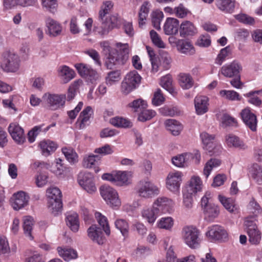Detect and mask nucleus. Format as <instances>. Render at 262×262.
Wrapping results in <instances>:
<instances>
[{"mask_svg": "<svg viewBox=\"0 0 262 262\" xmlns=\"http://www.w3.org/2000/svg\"><path fill=\"white\" fill-rule=\"evenodd\" d=\"M129 49L127 44L123 45L119 50H114L112 54L107 56L105 65L107 69H112L115 65H123L129 57Z\"/></svg>", "mask_w": 262, "mask_h": 262, "instance_id": "1", "label": "nucleus"}, {"mask_svg": "<svg viewBox=\"0 0 262 262\" xmlns=\"http://www.w3.org/2000/svg\"><path fill=\"white\" fill-rule=\"evenodd\" d=\"M47 195L48 198V208L56 215L62 208L61 192L58 188L52 187L47 190Z\"/></svg>", "mask_w": 262, "mask_h": 262, "instance_id": "2", "label": "nucleus"}, {"mask_svg": "<svg viewBox=\"0 0 262 262\" xmlns=\"http://www.w3.org/2000/svg\"><path fill=\"white\" fill-rule=\"evenodd\" d=\"M182 236L184 243L191 249L200 247L201 239L198 229L193 226L184 227L182 231Z\"/></svg>", "mask_w": 262, "mask_h": 262, "instance_id": "3", "label": "nucleus"}, {"mask_svg": "<svg viewBox=\"0 0 262 262\" xmlns=\"http://www.w3.org/2000/svg\"><path fill=\"white\" fill-rule=\"evenodd\" d=\"M124 19L121 17H99L100 26L95 27L94 31L100 35L106 34L110 30L118 28Z\"/></svg>", "mask_w": 262, "mask_h": 262, "instance_id": "4", "label": "nucleus"}, {"mask_svg": "<svg viewBox=\"0 0 262 262\" xmlns=\"http://www.w3.org/2000/svg\"><path fill=\"white\" fill-rule=\"evenodd\" d=\"M212 194L206 192L201 201V205L205 218L211 221L217 217L220 213V209L217 205L211 203Z\"/></svg>", "mask_w": 262, "mask_h": 262, "instance_id": "5", "label": "nucleus"}, {"mask_svg": "<svg viewBox=\"0 0 262 262\" xmlns=\"http://www.w3.org/2000/svg\"><path fill=\"white\" fill-rule=\"evenodd\" d=\"M20 59L18 55L11 51H6L2 55L1 67L7 72H15L19 68Z\"/></svg>", "mask_w": 262, "mask_h": 262, "instance_id": "6", "label": "nucleus"}, {"mask_svg": "<svg viewBox=\"0 0 262 262\" xmlns=\"http://www.w3.org/2000/svg\"><path fill=\"white\" fill-rule=\"evenodd\" d=\"M141 80V77L136 71L130 72L121 83V92L124 95L128 94L139 86Z\"/></svg>", "mask_w": 262, "mask_h": 262, "instance_id": "7", "label": "nucleus"}, {"mask_svg": "<svg viewBox=\"0 0 262 262\" xmlns=\"http://www.w3.org/2000/svg\"><path fill=\"white\" fill-rule=\"evenodd\" d=\"M100 194L107 205L112 208H118L121 204L117 191L107 185L100 187Z\"/></svg>", "mask_w": 262, "mask_h": 262, "instance_id": "8", "label": "nucleus"}, {"mask_svg": "<svg viewBox=\"0 0 262 262\" xmlns=\"http://www.w3.org/2000/svg\"><path fill=\"white\" fill-rule=\"evenodd\" d=\"M159 189L150 181H140L137 187L136 193L139 196L145 199H149L158 195Z\"/></svg>", "mask_w": 262, "mask_h": 262, "instance_id": "9", "label": "nucleus"}, {"mask_svg": "<svg viewBox=\"0 0 262 262\" xmlns=\"http://www.w3.org/2000/svg\"><path fill=\"white\" fill-rule=\"evenodd\" d=\"M75 67L79 74L85 79L86 82L95 84L99 80L100 75L91 67L84 63L76 64Z\"/></svg>", "mask_w": 262, "mask_h": 262, "instance_id": "10", "label": "nucleus"}, {"mask_svg": "<svg viewBox=\"0 0 262 262\" xmlns=\"http://www.w3.org/2000/svg\"><path fill=\"white\" fill-rule=\"evenodd\" d=\"M78 183L83 189L90 194L96 191L94 177L90 172L80 173L78 176Z\"/></svg>", "mask_w": 262, "mask_h": 262, "instance_id": "11", "label": "nucleus"}, {"mask_svg": "<svg viewBox=\"0 0 262 262\" xmlns=\"http://www.w3.org/2000/svg\"><path fill=\"white\" fill-rule=\"evenodd\" d=\"M48 107L52 110H57L64 105L66 95L46 93L42 97Z\"/></svg>", "mask_w": 262, "mask_h": 262, "instance_id": "12", "label": "nucleus"}, {"mask_svg": "<svg viewBox=\"0 0 262 262\" xmlns=\"http://www.w3.org/2000/svg\"><path fill=\"white\" fill-rule=\"evenodd\" d=\"M183 174L180 171L170 172L166 178V187L170 191L177 193L179 192Z\"/></svg>", "mask_w": 262, "mask_h": 262, "instance_id": "13", "label": "nucleus"}, {"mask_svg": "<svg viewBox=\"0 0 262 262\" xmlns=\"http://www.w3.org/2000/svg\"><path fill=\"white\" fill-rule=\"evenodd\" d=\"M244 225L247 228L249 242L252 244H258L261 239V233L258 230L256 224L247 219L244 222Z\"/></svg>", "mask_w": 262, "mask_h": 262, "instance_id": "14", "label": "nucleus"}, {"mask_svg": "<svg viewBox=\"0 0 262 262\" xmlns=\"http://www.w3.org/2000/svg\"><path fill=\"white\" fill-rule=\"evenodd\" d=\"M241 116L245 125L252 132L257 129V119L256 116L253 113L249 107H246L241 112Z\"/></svg>", "mask_w": 262, "mask_h": 262, "instance_id": "15", "label": "nucleus"}, {"mask_svg": "<svg viewBox=\"0 0 262 262\" xmlns=\"http://www.w3.org/2000/svg\"><path fill=\"white\" fill-rule=\"evenodd\" d=\"M242 69L241 63L234 60L229 64L223 66L221 69V73L226 77L232 78L239 75Z\"/></svg>", "mask_w": 262, "mask_h": 262, "instance_id": "16", "label": "nucleus"}, {"mask_svg": "<svg viewBox=\"0 0 262 262\" xmlns=\"http://www.w3.org/2000/svg\"><path fill=\"white\" fill-rule=\"evenodd\" d=\"M208 231L206 232V236L211 239L225 241L228 238V233L222 227L215 225L208 228Z\"/></svg>", "mask_w": 262, "mask_h": 262, "instance_id": "17", "label": "nucleus"}, {"mask_svg": "<svg viewBox=\"0 0 262 262\" xmlns=\"http://www.w3.org/2000/svg\"><path fill=\"white\" fill-rule=\"evenodd\" d=\"M8 132L12 139L18 144H23L26 140L24 129L16 123H11L8 127Z\"/></svg>", "mask_w": 262, "mask_h": 262, "instance_id": "18", "label": "nucleus"}, {"mask_svg": "<svg viewBox=\"0 0 262 262\" xmlns=\"http://www.w3.org/2000/svg\"><path fill=\"white\" fill-rule=\"evenodd\" d=\"M29 196L24 191H19L13 195L12 205L14 209L18 210L28 204Z\"/></svg>", "mask_w": 262, "mask_h": 262, "instance_id": "19", "label": "nucleus"}, {"mask_svg": "<svg viewBox=\"0 0 262 262\" xmlns=\"http://www.w3.org/2000/svg\"><path fill=\"white\" fill-rule=\"evenodd\" d=\"M88 235L93 242L99 245L103 244L106 239L103 236L101 229L96 225H92L87 231Z\"/></svg>", "mask_w": 262, "mask_h": 262, "instance_id": "20", "label": "nucleus"}, {"mask_svg": "<svg viewBox=\"0 0 262 262\" xmlns=\"http://www.w3.org/2000/svg\"><path fill=\"white\" fill-rule=\"evenodd\" d=\"M196 113L198 115H203L208 110V98L205 96H197L194 100Z\"/></svg>", "mask_w": 262, "mask_h": 262, "instance_id": "21", "label": "nucleus"}, {"mask_svg": "<svg viewBox=\"0 0 262 262\" xmlns=\"http://www.w3.org/2000/svg\"><path fill=\"white\" fill-rule=\"evenodd\" d=\"M173 205V201L166 197H159L154 202L153 206L159 210V213H165L168 212L170 208Z\"/></svg>", "mask_w": 262, "mask_h": 262, "instance_id": "22", "label": "nucleus"}, {"mask_svg": "<svg viewBox=\"0 0 262 262\" xmlns=\"http://www.w3.org/2000/svg\"><path fill=\"white\" fill-rule=\"evenodd\" d=\"M48 28L47 33L51 37H56L61 33L62 28L61 25L53 19H48L46 21Z\"/></svg>", "mask_w": 262, "mask_h": 262, "instance_id": "23", "label": "nucleus"}, {"mask_svg": "<svg viewBox=\"0 0 262 262\" xmlns=\"http://www.w3.org/2000/svg\"><path fill=\"white\" fill-rule=\"evenodd\" d=\"M164 124L166 129L173 136L179 135L183 129L182 125L174 119H167Z\"/></svg>", "mask_w": 262, "mask_h": 262, "instance_id": "24", "label": "nucleus"}, {"mask_svg": "<svg viewBox=\"0 0 262 262\" xmlns=\"http://www.w3.org/2000/svg\"><path fill=\"white\" fill-rule=\"evenodd\" d=\"M179 22L174 17H167L164 25V31L166 34L177 33L178 31Z\"/></svg>", "mask_w": 262, "mask_h": 262, "instance_id": "25", "label": "nucleus"}, {"mask_svg": "<svg viewBox=\"0 0 262 262\" xmlns=\"http://www.w3.org/2000/svg\"><path fill=\"white\" fill-rule=\"evenodd\" d=\"M177 49L180 53L187 55H192L195 52V50L191 42L185 39H181L178 41Z\"/></svg>", "mask_w": 262, "mask_h": 262, "instance_id": "26", "label": "nucleus"}, {"mask_svg": "<svg viewBox=\"0 0 262 262\" xmlns=\"http://www.w3.org/2000/svg\"><path fill=\"white\" fill-rule=\"evenodd\" d=\"M59 76L63 83H67L75 77V73L69 67L63 66L59 68Z\"/></svg>", "mask_w": 262, "mask_h": 262, "instance_id": "27", "label": "nucleus"}, {"mask_svg": "<svg viewBox=\"0 0 262 262\" xmlns=\"http://www.w3.org/2000/svg\"><path fill=\"white\" fill-rule=\"evenodd\" d=\"M202 188V182L198 176H192L190 180L187 187V192L190 194H195L201 191Z\"/></svg>", "mask_w": 262, "mask_h": 262, "instance_id": "28", "label": "nucleus"}, {"mask_svg": "<svg viewBox=\"0 0 262 262\" xmlns=\"http://www.w3.org/2000/svg\"><path fill=\"white\" fill-rule=\"evenodd\" d=\"M226 143L230 147H234L240 149H245L247 146L239 138L233 134H228L226 136Z\"/></svg>", "mask_w": 262, "mask_h": 262, "instance_id": "29", "label": "nucleus"}, {"mask_svg": "<svg viewBox=\"0 0 262 262\" xmlns=\"http://www.w3.org/2000/svg\"><path fill=\"white\" fill-rule=\"evenodd\" d=\"M142 216L145 219L149 224H152L156 221L157 216L160 215L159 210L152 206L151 208L144 209L142 212Z\"/></svg>", "mask_w": 262, "mask_h": 262, "instance_id": "30", "label": "nucleus"}, {"mask_svg": "<svg viewBox=\"0 0 262 262\" xmlns=\"http://www.w3.org/2000/svg\"><path fill=\"white\" fill-rule=\"evenodd\" d=\"M216 5L221 11L231 13L234 10L235 2L234 0H217Z\"/></svg>", "mask_w": 262, "mask_h": 262, "instance_id": "31", "label": "nucleus"}, {"mask_svg": "<svg viewBox=\"0 0 262 262\" xmlns=\"http://www.w3.org/2000/svg\"><path fill=\"white\" fill-rule=\"evenodd\" d=\"M39 146L42 154L45 156H49L51 152H54L57 148V144L50 140L41 141Z\"/></svg>", "mask_w": 262, "mask_h": 262, "instance_id": "32", "label": "nucleus"}, {"mask_svg": "<svg viewBox=\"0 0 262 262\" xmlns=\"http://www.w3.org/2000/svg\"><path fill=\"white\" fill-rule=\"evenodd\" d=\"M66 223L67 226L74 232H77L79 228L78 215L76 213H73L67 216Z\"/></svg>", "mask_w": 262, "mask_h": 262, "instance_id": "33", "label": "nucleus"}, {"mask_svg": "<svg viewBox=\"0 0 262 262\" xmlns=\"http://www.w3.org/2000/svg\"><path fill=\"white\" fill-rule=\"evenodd\" d=\"M130 172L126 171H118L115 173V184L118 186L127 185L129 183Z\"/></svg>", "mask_w": 262, "mask_h": 262, "instance_id": "34", "label": "nucleus"}, {"mask_svg": "<svg viewBox=\"0 0 262 262\" xmlns=\"http://www.w3.org/2000/svg\"><path fill=\"white\" fill-rule=\"evenodd\" d=\"M57 250L59 255L66 261H69L72 259H75L77 257L76 251L73 249H62L59 247L57 248Z\"/></svg>", "mask_w": 262, "mask_h": 262, "instance_id": "35", "label": "nucleus"}, {"mask_svg": "<svg viewBox=\"0 0 262 262\" xmlns=\"http://www.w3.org/2000/svg\"><path fill=\"white\" fill-rule=\"evenodd\" d=\"M179 77L180 85L183 89H189L192 86L193 81L189 74L181 73Z\"/></svg>", "mask_w": 262, "mask_h": 262, "instance_id": "36", "label": "nucleus"}, {"mask_svg": "<svg viewBox=\"0 0 262 262\" xmlns=\"http://www.w3.org/2000/svg\"><path fill=\"white\" fill-rule=\"evenodd\" d=\"M164 11L169 14H175L179 15V16H185L187 15H190L191 12L185 8L182 5H180L178 7L175 8L174 10H172L170 7H165Z\"/></svg>", "mask_w": 262, "mask_h": 262, "instance_id": "37", "label": "nucleus"}, {"mask_svg": "<svg viewBox=\"0 0 262 262\" xmlns=\"http://www.w3.org/2000/svg\"><path fill=\"white\" fill-rule=\"evenodd\" d=\"M95 216L97 222L102 227L105 234L108 236L110 235L111 231L107 218L101 213L98 212L95 213Z\"/></svg>", "mask_w": 262, "mask_h": 262, "instance_id": "38", "label": "nucleus"}, {"mask_svg": "<svg viewBox=\"0 0 262 262\" xmlns=\"http://www.w3.org/2000/svg\"><path fill=\"white\" fill-rule=\"evenodd\" d=\"M219 200L224 207L230 212H233L237 209L235 205L234 200L232 198H227L223 195H219Z\"/></svg>", "mask_w": 262, "mask_h": 262, "instance_id": "39", "label": "nucleus"}, {"mask_svg": "<svg viewBox=\"0 0 262 262\" xmlns=\"http://www.w3.org/2000/svg\"><path fill=\"white\" fill-rule=\"evenodd\" d=\"M252 178L258 184H262V167L257 164H253L250 169Z\"/></svg>", "mask_w": 262, "mask_h": 262, "instance_id": "40", "label": "nucleus"}, {"mask_svg": "<svg viewBox=\"0 0 262 262\" xmlns=\"http://www.w3.org/2000/svg\"><path fill=\"white\" fill-rule=\"evenodd\" d=\"M92 113L93 111L91 106H87L81 112L78 119V121H80V128H83L84 127L86 122L89 121Z\"/></svg>", "mask_w": 262, "mask_h": 262, "instance_id": "41", "label": "nucleus"}, {"mask_svg": "<svg viewBox=\"0 0 262 262\" xmlns=\"http://www.w3.org/2000/svg\"><path fill=\"white\" fill-rule=\"evenodd\" d=\"M195 32L193 25L189 21L182 23L180 27L181 36L191 35Z\"/></svg>", "mask_w": 262, "mask_h": 262, "instance_id": "42", "label": "nucleus"}, {"mask_svg": "<svg viewBox=\"0 0 262 262\" xmlns=\"http://www.w3.org/2000/svg\"><path fill=\"white\" fill-rule=\"evenodd\" d=\"M62 152L71 164H75L78 162V155L73 148L63 147Z\"/></svg>", "mask_w": 262, "mask_h": 262, "instance_id": "43", "label": "nucleus"}, {"mask_svg": "<svg viewBox=\"0 0 262 262\" xmlns=\"http://www.w3.org/2000/svg\"><path fill=\"white\" fill-rule=\"evenodd\" d=\"M121 72L119 70H115L108 72L105 77L106 83L112 85L120 81Z\"/></svg>", "mask_w": 262, "mask_h": 262, "instance_id": "44", "label": "nucleus"}, {"mask_svg": "<svg viewBox=\"0 0 262 262\" xmlns=\"http://www.w3.org/2000/svg\"><path fill=\"white\" fill-rule=\"evenodd\" d=\"M159 61L161 67L164 70H167L170 68L172 59L167 52H163L161 53Z\"/></svg>", "mask_w": 262, "mask_h": 262, "instance_id": "45", "label": "nucleus"}, {"mask_svg": "<svg viewBox=\"0 0 262 262\" xmlns=\"http://www.w3.org/2000/svg\"><path fill=\"white\" fill-rule=\"evenodd\" d=\"M191 157H192L191 153H185L173 157L172 159V162L177 167H184L185 163Z\"/></svg>", "mask_w": 262, "mask_h": 262, "instance_id": "46", "label": "nucleus"}, {"mask_svg": "<svg viewBox=\"0 0 262 262\" xmlns=\"http://www.w3.org/2000/svg\"><path fill=\"white\" fill-rule=\"evenodd\" d=\"M82 80H78L74 81L70 85L67 93V99L68 101H70L74 98L77 92L79 90L80 85L82 84Z\"/></svg>", "mask_w": 262, "mask_h": 262, "instance_id": "47", "label": "nucleus"}, {"mask_svg": "<svg viewBox=\"0 0 262 262\" xmlns=\"http://www.w3.org/2000/svg\"><path fill=\"white\" fill-rule=\"evenodd\" d=\"M221 161L217 159H211L206 164L204 168V174L206 176V178H208L209 176L212 169L219 166L221 164Z\"/></svg>", "mask_w": 262, "mask_h": 262, "instance_id": "48", "label": "nucleus"}, {"mask_svg": "<svg viewBox=\"0 0 262 262\" xmlns=\"http://www.w3.org/2000/svg\"><path fill=\"white\" fill-rule=\"evenodd\" d=\"M116 227L119 229L122 235L126 237L128 235L129 226L127 222L123 219H118L115 223Z\"/></svg>", "mask_w": 262, "mask_h": 262, "instance_id": "49", "label": "nucleus"}, {"mask_svg": "<svg viewBox=\"0 0 262 262\" xmlns=\"http://www.w3.org/2000/svg\"><path fill=\"white\" fill-rule=\"evenodd\" d=\"M110 123L114 126L119 127H129L132 123L127 119L121 117H115L110 120Z\"/></svg>", "mask_w": 262, "mask_h": 262, "instance_id": "50", "label": "nucleus"}, {"mask_svg": "<svg viewBox=\"0 0 262 262\" xmlns=\"http://www.w3.org/2000/svg\"><path fill=\"white\" fill-rule=\"evenodd\" d=\"M129 107L134 109V112H140L142 110L145 109L147 106L145 101L142 99H138L134 100L128 104Z\"/></svg>", "mask_w": 262, "mask_h": 262, "instance_id": "51", "label": "nucleus"}, {"mask_svg": "<svg viewBox=\"0 0 262 262\" xmlns=\"http://www.w3.org/2000/svg\"><path fill=\"white\" fill-rule=\"evenodd\" d=\"M34 220L31 216H26L24 220V230L25 234L30 237L31 239L33 237L31 235V231L33 226Z\"/></svg>", "mask_w": 262, "mask_h": 262, "instance_id": "52", "label": "nucleus"}, {"mask_svg": "<svg viewBox=\"0 0 262 262\" xmlns=\"http://www.w3.org/2000/svg\"><path fill=\"white\" fill-rule=\"evenodd\" d=\"M161 114L165 116H174L180 114V112L177 107H169L164 106L159 109Z\"/></svg>", "mask_w": 262, "mask_h": 262, "instance_id": "53", "label": "nucleus"}, {"mask_svg": "<svg viewBox=\"0 0 262 262\" xmlns=\"http://www.w3.org/2000/svg\"><path fill=\"white\" fill-rule=\"evenodd\" d=\"M138 116V120L140 121L145 122L150 120L156 115V112L149 110H142Z\"/></svg>", "mask_w": 262, "mask_h": 262, "instance_id": "54", "label": "nucleus"}, {"mask_svg": "<svg viewBox=\"0 0 262 262\" xmlns=\"http://www.w3.org/2000/svg\"><path fill=\"white\" fill-rule=\"evenodd\" d=\"M247 209L250 212L257 215L261 211V208L256 200L252 198L247 206Z\"/></svg>", "mask_w": 262, "mask_h": 262, "instance_id": "55", "label": "nucleus"}, {"mask_svg": "<svg viewBox=\"0 0 262 262\" xmlns=\"http://www.w3.org/2000/svg\"><path fill=\"white\" fill-rule=\"evenodd\" d=\"M172 78L170 75H166L162 77L161 84L163 88L171 93L173 89L172 86Z\"/></svg>", "mask_w": 262, "mask_h": 262, "instance_id": "56", "label": "nucleus"}, {"mask_svg": "<svg viewBox=\"0 0 262 262\" xmlns=\"http://www.w3.org/2000/svg\"><path fill=\"white\" fill-rule=\"evenodd\" d=\"M173 225V220L171 217H162L158 223L160 228L170 230Z\"/></svg>", "mask_w": 262, "mask_h": 262, "instance_id": "57", "label": "nucleus"}, {"mask_svg": "<svg viewBox=\"0 0 262 262\" xmlns=\"http://www.w3.org/2000/svg\"><path fill=\"white\" fill-rule=\"evenodd\" d=\"M220 94L222 97H225L230 100H241L239 95L234 91L222 90Z\"/></svg>", "mask_w": 262, "mask_h": 262, "instance_id": "58", "label": "nucleus"}, {"mask_svg": "<svg viewBox=\"0 0 262 262\" xmlns=\"http://www.w3.org/2000/svg\"><path fill=\"white\" fill-rule=\"evenodd\" d=\"M150 36L153 43L160 48H165V44L158 34L154 30L150 31Z\"/></svg>", "mask_w": 262, "mask_h": 262, "instance_id": "59", "label": "nucleus"}, {"mask_svg": "<svg viewBox=\"0 0 262 262\" xmlns=\"http://www.w3.org/2000/svg\"><path fill=\"white\" fill-rule=\"evenodd\" d=\"M230 54V49L229 47H226L222 49L215 59L216 63L221 65L223 62L225 60L226 57L228 56Z\"/></svg>", "mask_w": 262, "mask_h": 262, "instance_id": "60", "label": "nucleus"}, {"mask_svg": "<svg viewBox=\"0 0 262 262\" xmlns=\"http://www.w3.org/2000/svg\"><path fill=\"white\" fill-rule=\"evenodd\" d=\"M211 44L210 37L208 34L201 35L198 39L196 45L200 47H207Z\"/></svg>", "mask_w": 262, "mask_h": 262, "instance_id": "61", "label": "nucleus"}, {"mask_svg": "<svg viewBox=\"0 0 262 262\" xmlns=\"http://www.w3.org/2000/svg\"><path fill=\"white\" fill-rule=\"evenodd\" d=\"M222 123L223 125L225 127L229 126H236L237 125V122L236 119L226 114L223 115L222 118Z\"/></svg>", "mask_w": 262, "mask_h": 262, "instance_id": "62", "label": "nucleus"}, {"mask_svg": "<svg viewBox=\"0 0 262 262\" xmlns=\"http://www.w3.org/2000/svg\"><path fill=\"white\" fill-rule=\"evenodd\" d=\"M96 159L99 160L98 156L90 155L84 158L83 161V166L87 168H91L95 165Z\"/></svg>", "mask_w": 262, "mask_h": 262, "instance_id": "63", "label": "nucleus"}, {"mask_svg": "<svg viewBox=\"0 0 262 262\" xmlns=\"http://www.w3.org/2000/svg\"><path fill=\"white\" fill-rule=\"evenodd\" d=\"M113 6V4L111 1H106L103 3L101 7V9L99 11V16H105V15L108 14L111 11Z\"/></svg>", "mask_w": 262, "mask_h": 262, "instance_id": "64", "label": "nucleus"}]
</instances>
